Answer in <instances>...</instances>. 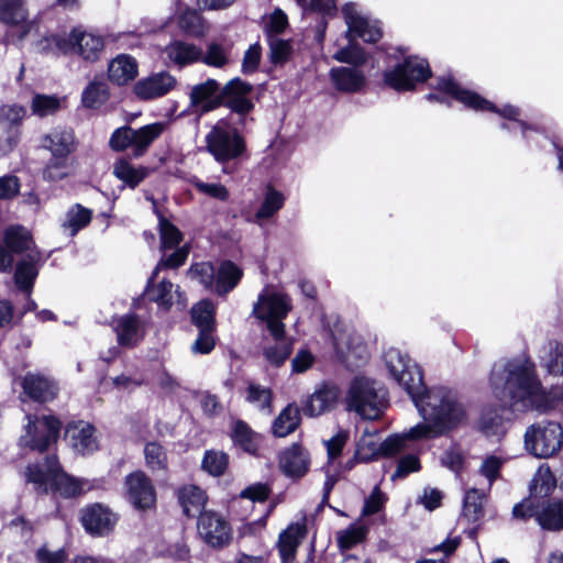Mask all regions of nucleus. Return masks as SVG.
Returning a JSON list of instances; mask_svg holds the SVG:
<instances>
[{
	"instance_id": "1",
	"label": "nucleus",
	"mask_w": 563,
	"mask_h": 563,
	"mask_svg": "<svg viewBox=\"0 0 563 563\" xmlns=\"http://www.w3.org/2000/svg\"><path fill=\"white\" fill-rule=\"evenodd\" d=\"M412 401L423 421L404 431L409 443L435 439L467 421L466 406L446 387H434Z\"/></svg>"
},
{
	"instance_id": "2",
	"label": "nucleus",
	"mask_w": 563,
	"mask_h": 563,
	"mask_svg": "<svg viewBox=\"0 0 563 563\" xmlns=\"http://www.w3.org/2000/svg\"><path fill=\"white\" fill-rule=\"evenodd\" d=\"M504 374H506L504 389L511 399L512 406L526 409L542 404L543 393L530 362L521 360L510 362L505 367L495 366L492 373V383L498 386Z\"/></svg>"
},
{
	"instance_id": "3",
	"label": "nucleus",
	"mask_w": 563,
	"mask_h": 563,
	"mask_svg": "<svg viewBox=\"0 0 563 563\" xmlns=\"http://www.w3.org/2000/svg\"><path fill=\"white\" fill-rule=\"evenodd\" d=\"M27 483L42 493L48 490L63 497H76L91 488L88 481L69 476L59 466L56 455H48L43 463L30 464L25 471Z\"/></svg>"
},
{
	"instance_id": "4",
	"label": "nucleus",
	"mask_w": 563,
	"mask_h": 563,
	"mask_svg": "<svg viewBox=\"0 0 563 563\" xmlns=\"http://www.w3.org/2000/svg\"><path fill=\"white\" fill-rule=\"evenodd\" d=\"M252 314L261 322L263 329L276 342L275 346H265L266 360L276 366L282 364V288L278 285H266L253 306Z\"/></svg>"
},
{
	"instance_id": "5",
	"label": "nucleus",
	"mask_w": 563,
	"mask_h": 563,
	"mask_svg": "<svg viewBox=\"0 0 563 563\" xmlns=\"http://www.w3.org/2000/svg\"><path fill=\"white\" fill-rule=\"evenodd\" d=\"M342 13L347 25L350 44L339 49L334 54V58L340 63L352 64L354 66L363 65L366 60V56L364 51L354 43L355 37H360L368 43H375L382 37V30L377 22H372L364 16L354 3L345 4L342 8Z\"/></svg>"
},
{
	"instance_id": "6",
	"label": "nucleus",
	"mask_w": 563,
	"mask_h": 563,
	"mask_svg": "<svg viewBox=\"0 0 563 563\" xmlns=\"http://www.w3.org/2000/svg\"><path fill=\"white\" fill-rule=\"evenodd\" d=\"M345 402L350 411L363 419H377L387 405L386 390L376 380L356 376L349 386Z\"/></svg>"
},
{
	"instance_id": "7",
	"label": "nucleus",
	"mask_w": 563,
	"mask_h": 563,
	"mask_svg": "<svg viewBox=\"0 0 563 563\" xmlns=\"http://www.w3.org/2000/svg\"><path fill=\"white\" fill-rule=\"evenodd\" d=\"M44 41L56 53L77 54L87 62L98 60L104 48V40L100 34L87 32L80 26L74 27L68 35L54 34Z\"/></svg>"
},
{
	"instance_id": "8",
	"label": "nucleus",
	"mask_w": 563,
	"mask_h": 563,
	"mask_svg": "<svg viewBox=\"0 0 563 563\" xmlns=\"http://www.w3.org/2000/svg\"><path fill=\"white\" fill-rule=\"evenodd\" d=\"M238 125L229 119H222L206 135L207 150L218 163L225 164L244 153L245 142Z\"/></svg>"
},
{
	"instance_id": "9",
	"label": "nucleus",
	"mask_w": 563,
	"mask_h": 563,
	"mask_svg": "<svg viewBox=\"0 0 563 563\" xmlns=\"http://www.w3.org/2000/svg\"><path fill=\"white\" fill-rule=\"evenodd\" d=\"M384 362L390 376L411 399L428 391L424 389L419 367L406 353L397 347H389L384 354Z\"/></svg>"
},
{
	"instance_id": "10",
	"label": "nucleus",
	"mask_w": 563,
	"mask_h": 563,
	"mask_svg": "<svg viewBox=\"0 0 563 563\" xmlns=\"http://www.w3.org/2000/svg\"><path fill=\"white\" fill-rule=\"evenodd\" d=\"M523 444L525 449L536 457H552L563 445V430L553 421L536 422L527 428Z\"/></svg>"
},
{
	"instance_id": "11",
	"label": "nucleus",
	"mask_w": 563,
	"mask_h": 563,
	"mask_svg": "<svg viewBox=\"0 0 563 563\" xmlns=\"http://www.w3.org/2000/svg\"><path fill=\"white\" fill-rule=\"evenodd\" d=\"M27 420L24 426V433L20 437L19 443L23 448H29L33 451L44 452L48 446L56 442L62 423L53 416H42L26 413Z\"/></svg>"
},
{
	"instance_id": "12",
	"label": "nucleus",
	"mask_w": 563,
	"mask_h": 563,
	"mask_svg": "<svg viewBox=\"0 0 563 563\" xmlns=\"http://www.w3.org/2000/svg\"><path fill=\"white\" fill-rule=\"evenodd\" d=\"M253 91V86L240 78H233L221 87L222 106L228 107L236 117L229 119L234 124L245 125L247 114L254 108L250 95Z\"/></svg>"
},
{
	"instance_id": "13",
	"label": "nucleus",
	"mask_w": 563,
	"mask_h": 563,
	"mask_svg": "<svg viewBox=\"0 0 563 563\" xmlns=\"http://www.w3.org/2000/svg\"><path fill=\"white\" fill-rule=\"evenodd\" d=\"M431 71L427 60L409 57L402 64L384 74L385 82L398 91L411 90L419 81H424Z\"/></svg>"
},
{
	"instance_id": "14",
	"label": "nucleus",
	"mask_w": 563,
	"mask_h": 563,
	"mask_svg": "<svg viewBox=\"0 0 563 563\" xmlns=\"http://www.w3.org/2000/svg\"><path fill=\"white\" fill-rule=\"evenodd\" d=\"M437 88L440 91L448 92L453 98H455L457 101L462 102L466 107H470L474 110H478V111L489 110L493 112H498L500 115L508 118V119H515L519 114L518 109L512 106H506L501 110H497L496 107L493 103H490L488 100L483 99L481 96H478L475 92L462 89L457 84H455L450 78L440 79Z\"/></svg>"
},
{
	"instance_id": "15",
	"label": "nucleus",
	"mask_w": 563,
	"mask_h": 563,
	"mask_svg": "<svg viewBox=\"0 0 563 563\" xmlns=\"http://www.w3.org/2000/svg\"><path fill=\"white\" fill-rule=\"evenodd\" d=\"M197 530L200 538L211 548L221 549L232 539L228 521L218 512L203 511L198 517Z\"/></svg>"
},
{
	"instance_id": "16",
	"label": "nucleus",
	"mask_w": 563,
	"mask_h": 563,
	"mask_svg": "<svg viewBox=\"0 0 563 563\" xmlns=\"http://www.w3.org/2000/svg\"><path fill=\"white\" fill-rule=\"evenodd\" d=\"M188 112L199 117L207 114L222 106L221 86L213 78H208L203 82L191 86L188 92Z\"/></svg>"
},
{
	"instance_id": "17",
	"label": "nucleus",
	"mask_w": 563,
	"mask_h": 563,
	"mask_svg": "<svg viewBox=\"0 0 563 563\" xmlns=\"http://www.w3.org/2000/svg\"><path fill=\"white\" fill-rule=\"evenodd\" d=\"M26 115V109L12 104L0 108V154L4 155L18 144L20 124Z\"/></svg>"
},
{
	"instance_id": "18",
	"label": "nucleus",
	"mask_w": 563,
	"mask_h": 563,
	"mask_svg": "<svg viewBox=\"0 0 563 563\" xmlns=\"http://www.w3.org/2000/svg\"><path fill=\"white\" fill-rule=\"evenodd\" d=\"M111 327L117 334L118 344L132 349L144 338L146 320L135 312H128L112 319Z\"/></svg>"
},
{
	"instance_id": "19",
	"label": "nucleus",
	"mask_w": 563,
	"mask_h": 563,
	"mask_svg": "<svg viewBox=\"0 0 563 563\" xmlns=\"http://www.w3.org/2000/svg\"><path fill=\"white\" fill-rule=\"evenodd\" d=\"M554 487L555 479L549 468H539L530 486V497L514 507V517L523 519L536 516L538 509V505L534 504L536 499L549 496Z\"/></svg>"
},
{
	"instance_id": "20",
	"label": "nucleus",
	"mask_w": 563,
	"mask_h": 563,
	"mask_svg": "<svg viewBox=\"0 0 563 563\" xmlns=\"http://www.w3.org/2000/svg\"><path fill=\"white\" fill-rule=\"evenodd\" d=\"M126 497L136 509H150L156 503V492L151 478L142 471H135L125 477Z\"/></svg>"
},
{
	"instance_id": "21",
	"label": "nucleus",
	"mask_w": 563,
	"mask_h": 563,
	"mask_svg": "<svg viewBox=\"0 0 563 563\" xmlns=\"http://www.w3.org/2000/svg\"><path fill=\"white\" fill-rule=\"evenodd\" d=\"M117 515L102 504H92L85 507L80 514V521L86 532L93 537L109 534L115 523Z\"/></svg>"
},
{
	"instance_id": "22",
	"label": "nucleus",
	"mask_w": 563,
	"mask_h": 563,
	"mask_svg": "<svg viewBox=\"0 0 563 563\" xmlns=\"http://www.w3.org/2000/svg\"><path fill=\"white\" fill-rule=\"evenodd\" d=\"M163 57L168 67L181 69L199 62L202 48L183 40H173L164 47Z\"/></svg>"
},
{
	"instance_id": "23",
	"label": "nucleus",
	"mask_w": 563,
	"mask_h": 563,
	"mask_svg": "<svg viewBox=\"0 0 563 563\" xmlns=\"http://www.w3.org/2000/svg\"><path fill=\"white\" fill-rule=\"evenodd\" d=\"M176 78L168 71H159L140 79L133 91L141 100H153L167 95L175 86Z\"/></svg>"
},
{
	"instance_id": "24",
	"label": "nucleus",
	"mask_w": 563,
	"mask_h": 563,
	"mask_svg": "<svg viewBox=\"0 0 563 563\" xmlns=\"http://www.w3.org/2000/svg\"><path fill=\"white\" fill-rule=\"evenodd\" d=\"M334 346L342 360L349 365H357L367 357V347L361 335L352 330L334 334Z\"/></svg>"
},
{
	"instance_id": "25",
	"label": "nucleus",
	"mask_w": 563,
	"mask_h": 563,
	"mask_svg": "<svg viewBox=\"0 0 563 563\" xmlns=\"http://www.w3.org/2000/svg\"><path fill=\"white\" fill-rule=\"evenodd\" d=\"M310 463L309 452L300 443L291 444L284 451V477L298 482L308 473Z\"/></svg>"
},
{
	"instance_id": "26",
	"label": "nucleus",
	"mask_w": 563,
	"mask_h": 563,
	"mask_svg": "<svg viewBox=\"0 0 563 563\" xmlns=\"http://www.w3.org/2000/svg\"><path fill=\"white\" fill-rule=\"evenodd\" d=\"M41 252L31 251L29 255L22 258L15 265L14 283L19 290L30 295L34 282L38 275V264L41 262Z\"/></svg>"
},
{
	"instance_id": "27",
	"label": "nucleus",
	"mask_w": 563,
	"mask_h": 563,
	"mask_svg": "<svg viewBox=\"0 0 563 563\" xmlns=\"http://www.w3.org/2000/svg\"><path fill=\"white\" fill-rule=\"evenodd\" d=\"M23 395L38 402H45L56 396L57 387L47 377L27 373L21 383Z\"/></svg>"
},
{
	"instance_id": "28",
	"label": "nucleus",
	"mask_w": 563,
	"mask_h": 563,
	"mask_svg": "<svg viewBox=\"0 0 563 563\" xmlns=\"http://www.w3.org/2000/svg\"><path fill=\"white\" fill-rule=\"evenodd\" d=\"M340 396L341 391L335 385H322L309 397L305 413L309 417H318L332 409Z\"/></svg>"
},
{
	"instance_id": "29",
	"label": "nucleus",
	"mask_w": 563,
	"mask_h": 563,
	"mask_svg": "<svg viewBox=\"0 0 563 563\" xmlns=\"http://www.w3.org/2000/svg\"><path fill=\"white\" fill-rule=\"evenodd\" d=\"M263 31L272 63L282 62V9L276 8L272 14L263 16Z\"/></svg>"
},
{
	"instance_id": "30",
	"label": "nucleus",
	"mask_w": 563,
	"mask_h": 563,
	"mask_svg": "<svg viewBox=\"0 0 563 563\" xmlns=\"http://www.w3.org/2000/svg\"><path fill=\"white\" fill-rule=\"evenodd\" d=\"M76 139L73 130L56 128L44 135L42 146L52 155L69 156L76 150Z\"/></svg>"
},
{
	"instance_id": "31",
	"label": "nucleus",
	"mask_w": 563,
	"mask_h": 563,
	"mask_svg": "<svg viewBox=\"0 0 563 563\" xmlns=\"http://www.w3.org/2000/svg\"><path fill=\"white\" fill-rule=\"evenodd\" d=\"M242 269L231 261H223L216 266L212 291L225 296L232 291L242 278Z\"/></svg>"
},
{
	"instance_id": "32",
	"label": "nucleus",
	"mask_w": 563,
	"mask_h": 563,
	"mask_svg": "<svg viewBox=\"0 0 563 563\" xmlns=\"http://www.w3.org/2000/svg\"><path fill=\"white\" fill-rule=\"evenodd\" d=\"M3 240L5 247L12 254L26 256L31 251H38L30 231L22 225L8 227L4 230Z\"/></svg>"
},
{
	"instance_id": "33",
	"label": "nucleus",
	"mask_w": 563,
	"mask_h": 563,
	"mask_svg": "<svg viewBox=\"0 0 563 563\" xmlns=\"http://www.w3.org/2000/svg\"><path fill=\"white\" fill-rule=\"evenodd\" d=\"M269 495V488L267 485L257 483L244 488L240 495L233 498L231 503V510L236 511V508L245 504L243 511L238 512L241 520H245L249 515V510L254 507L255 503H265Z\"/></svg>"
},
{
	"instance_id": "34",
	"label": "nucleus",
	"mask_w": 563,
	"mask_h": 563,
	"mask_svg": "<svg viewBox=\"0 0 563 563\" xmlns=\"http://www.w3.org/2000/svg\"><path fill=\"white\" fill-rule=\"evenodd\" d=\"M93 433V426L82 421L67 428V435L70 439L73 448L82 455L89 454L97 449V441Z\"/></svg>"
},
{
	"instance_id": "35",
	"label": "nucleus",
	"mask_w": 563,
	"mask_h": 563,
	"mask_svg": "<svg viewBox=\"0 0 563 563\" xmlns=\"http://www.w3.org/2000/svg\"><path fill=\"white\" fill-rule=\"evenodd\" d=\"M177 498L187 517H196L203 514L207 503L205 490L196 485H185L177 490Z\"/></svg>"
},
{
	"instance_id": "36",
	"label": "nucleus",
	"mask_w": 563,
	"mask_h": 563,
	"mask_svg": "<svg viewBox=\"0 0 563 563\" xmlns=\"http://www.w3.org/2000/svg\"><path fill=\"white\" fill-rule=\"evenodd\" d=\"M137 75L136 60L125 54L113 58L108 67V77L110 81L118 86H122L133 80Z\"/></svg>"
},
{
	"instance_id": "37",
	"label": "nucleus",
	"mask_w": 563,
	"mask_h": 563,
	"mask_svg": "<svg viewBox=\"0 0 563 563\" xmlns=\"http://www.w3.org/2000/svg\"><path fill=\"white\" fill-rule=\"evenodd\" d=\"M330 78L334 87L343 92L360 91L365 85L364 74L355 68H333L330 71Z\"/></svg>"
},
{
	"instance_id": "38",
	"label": "nucleus",
	"mask_w": 563,
	"mask_h": 563,
	"mask_svg": "<svg viewBox=\"0 0 563 563\" xmlns=\"http://www.w3.org/2000/svg\"><path fill=\"white\" fill-rule=\"evenodd\" d=\"M112 173L123 183V187L134 189L148 176V168L135 166L128 159L120 158L114 162Z\"/></svg>"
},
{
	"instance_id": "39",
	"label": "nucleus",
	"mask_w": 563,
	"mask_h": 563,
	"mask_svg": "<svg viewBox=\"0 0 563 563\" xmlns=\"http://www.w3.org/2000/svg\"><path fill=\"white\" fill-rule=\"evenodd\" d=\"M177 25L186 35L200 38L206 35L208 25L202 15L195 9L186 8L177 15Z\"/></svg>"
},
{
	"instance_id": "40",
	"label": "nucleus",
	"mask_w": 563,
	"mask_h": 563,
	"mask_svg": "<svg viewBox=\"0 0 563 563\" xmlns=\"http://www.w3.org/2000/svg\"><path fill=\"white\" fill-rule=\"evenodd\" d=\"M231 438L235 445L250 454H255L261 443V435L243 420L233 423Z\"/></svg>"
},
{
	"instance_id": "41",
	"label": "nucleus",
	"mask_w": 563,
	"mask_h": 563,
	"mask_svg": "<svg viewBox=\"0 0 563 563\" xmlns=\"http://www.w3.org/2000/svg\"><path fill=\"white\" fill-rule=\"evenodd\" d=\"M536 517L542 528L548 530H560L563 528V503L560 500L548 501L539 506Z\"/></svg>"
},
{
	"instance_id": "42",
	"label": "nucleus",
	"mask_w": 563,
	"mask_h": 563,
	"mask_svg": "<svg viewBox=\"0 0 563 563\" xmlns=\"http://www.w3.org/2000/svg\"><path fill=\"white\" fill-rule=\"evenodd\" d=\"M91 218L90 209L76 203L67 210L62 228L68 236L73 238L90 223Z\"/></svg>"
},
{
	"instance_id": "43",
	"label": "nucleus",
	"mask_w": 563,
	"mask_h": 563,
	"mask_svg": "<svg viewBox=\"0 0 563 563\" xmlns=\"http://www.w3.org/2000/svg\"><path fill=\"white\" fill-rule=\"evenodd\" d=\"M162 123H153L144 125L137 130L134 129L132 152L135 157L142 156L148 146L156 140L163 132Z\"/></svg>"
},
{
	"instance_id": "44",
	"label": "nucleus",
	"mask_w": 563,
	"mask_h": 563,
	"mask_svg": "<svg viewBox=\"0 0 563 563\" xmlns=\"http://www.w3.org/2000/svg\"><path fill=\"white\" fill-rule=\"evenodd\" d=\"M280 207V192L268 185L266 187L264 201L262 202L260 209L253 216L247 217L246 220L262 225L266 220L271 219Z\"/></svg>"
},
{
	"instance_id": "45",
	"label": "nucleus",
	"mask_w": 563,
	"mask_h": 563,
	"mask_svg": "<svg viewBox=\"0 0 563 563\" xmlns=\"http://www.w3.org/2000/svg\"><path fill=\"white\" fill-rule=\"evenodd\" d=\"M174 285L167 279L161 280L157 285L148 282L145 298L157 303L159 308L167 310L173 305Z\"/></svg>"
},
{
	"instance_id": "46",
	"label": "nucleus",
	"mask_w": 563,
	"mask_h": 563,
	"mask_svg": "<svg viewBox=\"0 0 563 563\" xmlns=\"http://www.w3.org/2000/svg\"><path fill=\"white\" fill-rule=\"evenodd\" d=\"M245 399L247 402L254 405L260 411L271 415L272 413V390L268 387H263L257 383L250 382L246 387Z\"/></svg>"
},
{
	"instance_id": "47",
	"label": "nucleus",
	"mask_w": 563,
	"mask_h": 563,
	"mask_svg": "<svg viewBox=\"0 0 563 563\" xmlns=\"http://www.w3.org/2000/svg\"><path fill=\"white\" fill-rule=\"evenodd\" d=\"M27 11L24 0H0V20L10 25H18L25 22Z\"/></svg>"
},
{
	"instance_id": "48",
	"label": "nucleus",
	"mask_w": 563,
	"mask_h": 563,
	"mask_svg": "<svg viewBox=\"0 0 563 563\" xmlns=\"http://www.w3.org/2000/svg\"><path fill=\"white\" fill-rule=\"evenodd\" d=\"M306 533L307 530L305 519L289 525L288 528L284 531V563L294 556L296 548L306 537Z\"/></svg>"
},
{
	"instance_id": "49",
	"label": "nucleus",
	"mask_w": 563,
	"mask_h": 563,
	"mask_svg": "<svg viewBox=\"0 0 563 563\" xmlns=\"http://www.w3.org/2000/svg\"><path fill=\"white\" fill-rule=\"evenodd\" d=\"M216 308L211 300L205 299L191 308L192 323L199 329H214Z\"/></svg>"
},
{
	"instance_id": "50",
	"label": "nucleus",
	"mask_w": 563,
	"mask_h": 563,
	"mask_svg": "<svg viewBox=\"0 0 563 563\" xmlns=\"http://www.w3.org/2000/svg\"><path fill=\"white\" fill-rule=\"evenodd\" d=\"M189 183L197 190L198 194L203 195L208 198L225 202L230 197L229 189L221 183L203 181L197 176H192L189 179Z\"/></svg>"
},
{
	"instance_id": "51",
	"label": "nucleus",
	"mask_w": 563,
	"mask_h": 563,
	"mask_svg": "<svg viewBox=\"0 0 563 563\" xmlns=\"http://www.w3.org/2000/svg\"><path fill=\"white\" fill-rule=\"evenodd\" d=\"M485 494L476 488L468 489L464 497L463 516L471 522L477 521L484 515Z\"/></svg>"
},
{
	"instance_id": "52",
	"label": "nucleus",
	"mask_w": 563,
	"mask_h": 563,
	"mask_svg": "<svg viewBox=\"0 0 563 563\" xmlns=\"http://www.w3.org/2000/svg\"><path fill=\"white\" fill-rule=\"evenodd\" d=\"M145 463L152 472L167 471V454L165 449L157 442H148L144 448Z\"/></svg>"
},
{
	"instance_id": "53",
	"label": "nucleus",
	"mask_w": 563,
	"mask_h": 563,
	"mask_svg": "<svg viewBox=\"0 0 563 563\" xmlns=\"http://www.w3.org/2000/svg\"><path fill=\"white\" fill-rule=\"evenodd\" d=\"M229 464V456L222 451H206L201 466L203 471L212 476H221L224 474Z\"/></svg>"
},
{
	"instance_id": "54",
	"label": "nucleus",
	"mask_w": 563,
	"mask_h": 563,
	"mask_svg": "<svg viewBox=\"0 0 563 563\" xmlns=\"http://www.w3.org/2000/svg\"><path fill=\"white\" fill-rule=\"evenodd\" d=\"M70 174V165L67 156L52 155L43 169V177L49 181H58Z\"/></svg>"
},
{
	"instance_id": "55",
	"label": "nucleus",
	"mask_w": 563,
	"mask_h": 563,
	"mask_svg": "<svg viewBox=\"0 0 563 563\" xmlns=\"http://www.w3.org/2000/svg\"><path fill=\"white\" fill-rule=\"evenodd\" d=\"M108 99L107 87L103 82L91 81L81 93L84 107L95 109L104 103Z\"/></svg>"
},
{
	"instance_id": "56",
	"label": "nucleus",
	"mask_w": 563,
	"mask_h": 563,
	"mask_svg": "<svg viewBox=\"0 0 563 563\" xmlns=\"http://www.w3.org/2000/svg\"><path fill=\"white\" fill-rule=\"evenodd\" d=\"M60 102L56 96L36 93L31 103L32 113L40 118L54 114L60 109Z\"/></svg>"
},
{
	"instance_id": "57",
	"label": "nucleus",
	"mask_w": 563,
	"mask_h": 563,
	"mask_svg": "<svg viewBox=\"0 0 563 563\" xmlns=\"http://www.w3.org/2000/svg\"><path fill=\"white\" fill-rule=\"evenodd\" d=\"M216 266L210 262L192 264L188 271L191 279L200 283L205 288L212 291L214 286Z\"/></svg>"
},
{
	"instance_id": "58",
	"label": "nucleus",
	"mask_w": 563,
	"mask_h": 563,
	"mask_svg": "<svg viewBox=\"0 0 563 563\" xmlns=\"http://www.w3.org/2000/svg\"><path fill=\"white\" fill-rule=\"evenodd\" d=\"M199 62L211 67L222 68L229 62V52L223 45L212 42L207 46V51L205 54L202 53Z\"/></svg>"
},
{
	"instance_id": "59",
	"label": "nucleus",
	"mask_w": 563,
	"mask_h": 563,
	"mask_svg": "<svg viewBox=\"0 0 563 563\" xmlns=\"http://www.w3.org/2000/svg\"><path fill=\"white\" fill-rule=\"evenodd\" d=\"M158 227L161 233L162 249L166 251L177 247L181 241L180 231L173 223H170L167 219L163 217L159 218Z\"/></svg>"
},
{
	"instance_id": "60",
	"label": "nucleus",
	"mask_w": 563,
	"mask_h": 563,
	"mask_svg": "<svg viewBox=\"0 0 563 563\" xmlns=\"http://www.w3.org/2000/svg\"><path fill=\"white\" fill-rule=\"evenodd\" d=\"M134 129L129 125L121 126L112 133L109 145L114 151H124L128 147L132 148Z\"/></svg>"
},
{
	"instance_id": "61",
	"label": "nucleus",
	"mask_w": 563,
	"mask_h": 563,
	"mask_svg": "<svg viewBox=\"0 0 563 563\" xmlns=\"http://www.w3.org/2000/svg\"><path fill=\"white\" fill-rule=\"evenodd\" d=\"M421 468L420 460L415 454H406L398 460L396 471L391 479L402 478L410 473L419 472Z\"/></svg>"
},
{
	"instance_id": "62",
	"label": "nucleus",
	"mask_w": 563,
	"mask_h": 563,
	"mask_svg": "<svg viewBox=\"0 0 563 563\" xmlns=\"http://www.w3.org/2000/svg\"><path fill=\"white\" fill-rule=\"evenodd\" d=\"M408 440L404 432L387 437L380 444L379 450L384 455H396L408 448Z\"/></svg>"
},
{
	"instance_id": "63",
	"label": "nucleus",
	"mask_w": 563,
	"mask_h": 563,
	"mask_svg": "<svg viewBox=\"0 0 563 563\" xmlns=\"http://www.w3.org/2000/svg\"><path fill=\"white\" fill-rule=\"evenodd\" d=\"M503 464L504 461L495 455H488L483 460L479 473L487 478L489 487L498 478Z\"/></svg>"
},
{
	"instance_id": "64",
	"label": "nucleus",
	"mask_w": 563,
	"mask_h": 563,
	"mask_svg": "<svg viewBox=\"0 0 563 563\" xmlns=\"http://www.w3.org/2000/svg\"><path fill=\"white\" fill-rule=\"evenodd\" d=\"M262 56V48L258 43L252 44L244 53L242 60V73L251 75L258 68Z\"/></svg>"
}]
</instances>
